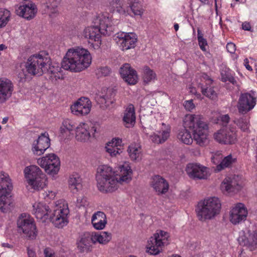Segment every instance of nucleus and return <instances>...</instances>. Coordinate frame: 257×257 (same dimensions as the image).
<instances>
[{"label":"nucleus","mask_w":257,"mask_h":257,"mask_svg":"<svg viewBox=\"0 0 257 257\" xmlns=\"http://www.w3.org/2000/svg\"><path fill=\"white\" fill-rule=\"evenodd\" d=\"M91 63L89 52L84 48L77 47L69 49L61 62L52 64L50 58L46 55L38 53L29 56L25 63L28 74L42 75L44 73L50 74V77L56 80L62 77V68L77 72L88 68Z\"/></svg>","instance_id":"nucleus-1"},{"label":"nucleus","mask_w":257,"mask_h":257,"mask_svg":"<svg viewBox=\"0 0 257 257\" xmlns=\"http://www.w3.org/2000/svg\"><path fill=\"white\" fill-rule=\"evenodd\" d=\"M118 174H115L111 167L101 165L97 169L96 179L99 190L102 192L116 190L119 184L127 183L132 180V170L127 163L118 168Z\"/></svg>","instance_id":"nucleus-2"},{"label":"nucleus","mask_w":257,"mask_h":257,"mask_svg":"<svg viewBox=\"0 0 257 257\" xmlns=\"http://www.w3.org/2000/svg\"><path fill=\"white\" fill-rule=\"evenodd\" d=\"M185 125L192 131L193 139L201 147L205 146L209 142L208 124L201 116L195 114L187 115L184 119Z\"/></svg>","instance_id":"nucleus-3"},{"label":"nucleus","mask_w":257,"mask_h":257,"mask_svg":"<svg viewBox=\"0 0 257 257\" xmlns=\"http://www.w3.org/2000/svg\"><path fill=\"white\" fill-rule=\"evenodd\" d=\"M221 203L217 197H210L198 203L196 212L199 220L205 221L213 218L220 212Z\"/></svg>","instance_id":"nucleus-4"},{"label":"nucleus","mask_w":257,"mask_h":257,"mask_svg":"<svg viewBox=\"0 0 257 257\" xmlns=\"http://www.w3.org/2000/svg\"><path fill=\"white\" fill-rule=\"evenodd\" d=\"M13 185L9 176L5 173H0V210L4 213L9 212L13 203L10 196Z\"/></svg>","instance_id":"nucleus-5"},{"label":"nucleus","mask_w":257,"mask_h":257,"mask_svg":"<svg viewBox=\"0 0 257 257\" xmlns=\"http://www.w3.org/2000/svg\"><path fill=\"white\" fill-rule=\"evenodd\" d=\"M170 236L168 232L158 230L148 241L147 251L153 255L159 254L163 248L170 243Z\"/></svg>","instance_id":"nucleus-6"},{"label":"nucleus","mask_w":257,"mask_h":257,"mask_svg":"<svg viewBox=\"0 0 257 257\" xmlns=\"http://www.w3.org/2000/svg\"><path fill=\"white\" fill-rule=\"evenodd\" d=\"M69 213L67 203L64 200H59L56 203L53 210L49 214V218L54 225L58 228H62L68 223V215Z\"/></svg>","instance_id":"nucleus-7"},{"label":"nucleus","mask_w":257,"mask_h":257,"mask_svg":"<svg viewBox=\"0 0 257 257\" xmlns=\"http://www.w3.org/2000/svg\"><path fill=\"white\" fill-rule=\"evenodd\" d=\"M29 185L34 190L43 189L46 185L45 176L40 169L35 165L26 167L24 170Z\"/></svg>","instance_id":"nucleus-8"},{"label":"nucleus","mask_w":257,"mask_h":257,"mask_svg":"<svg viewBox=\"0 0 257 257\" xmlns=\"http://www.w3.org/2000/svg\"><path fill=\"white\" fill-rule=\"evenodd\" d=\"M18 231L22 232L29 239H34L37 235V230L34 220L29 214H22L17 220Z\"/></svg>","instance_id":"nucleus-9"},{"label":"nucleus","mask_w":257,"mask_h":257,"mask_svg":"<svg viewBox=\"0 0 257 257\" xmlns=\"http://www.w3.org/2000/svg\"><path fill=\"white\" fill-rule=\"evenodd\" d=\"M37 163L45 169L46 173L52 176L57 174L60 170L59 158L54 154H49L39 158Z\"/></svg>","instance_id":"nucleus-10"},{"label":"nucleus","mask_w":257,"mask_h":257,"mask_svg":"<svg viewBox=\"0 0 257 257\" xmlns=\"http://www.w3.org/2000/svg\"><path fill=\"white\" fill-rule=\"evenodd\" d=\"M92 24L103 35H109L114 30L111 18L107 13H100L96 16L93 19Z\"/></svg>","instance_id":"nucleus-11"},{"label":"nucleus","mask_w":257,"mask_h":257,"mask_svg":"<svg viewBox=\"0 0 257 257\" xmlns=\"http://www.w3.org/2000/svg\"><path fill=\"white\" fill-rule=\"evenodd\" d=\"M256 94L255 92L241 93L237 103L238 112L245 114L251 110L256 104Z\"/></svg>","instance_id":"nucleus-12"},{"label":"nucleus","mask_w":257,"mask_h":257,"mask_svg":"<svg viewBox=\"0 0 257 257\" xmlns=\"http://www.w3.org/2000/svg\"><path fill=\"white\" fill-rule=\"evenodd\" d=\"M214 140L220 144H232L236 141L235 128L231 126L220 129L214 134Z\"/></svg>","instance_id":"nucleus-13"},{"label":"nucleus","mask_w":257,"mask_h":257,"mask_svg":"<svg viewBox=\"0 0 257 257\" xmlns=\"http://www.w3.org/2000/svg\"><path fill=\"white\" fill-rule=\"evenodd\" d=\"M115 40L122 51L134 48L137 42V37L133 33H117Z\"/></svg>","instance_id":"nucleus-14"},{"label":"nucleus","mask_w":257,"mask_h":257,"mask_svg":"<svg viewBox=\"0 0 257 257\" xmlns=\"http://www.w3.org/2000/svg\"><path fill=\"white\" fill-rule=\"evenodd\" d=\"M186 170L188 176L194 179H206L210 175L209 169L199 164H189Z\"/></svg>","instance_id":"nucleus-15"},{"label":"nucleus","mask_w":257,"mask_h":257,"mask_svg":"<svg viewBox=\"0 0 257 257\" xmlns=\"http://www.w3.org/2000/svg\"><path fill=\"white\" fill-rule=\"evenodd\" d=\"M241 181L238 176L225 178L220 185V189L223 193H236L242 188Z\"/></svg>","instance_id":"nucleus-16"},{"label":"nucleus","mask_w":257,"mask_h":257,"mask_svg":"<svg viewBox=\"0 0 257 257\" xmlns=\"http://www.w3.org/2000/svg\"><path fill=\"white\" fill-rule=\"evenodd\" d=\"M248 212L245 205L241 203L236 204L229 212V220L234 225L246 220Z\"/></svg>","instance_id":"nucleus-17"},{"label":"nucleus","mask_w":257,"mask_h":257,"mask_svg":"<svg viewBox=\"0 0 257 257\" xmlns=\"http://www.w3.org/2000/svg\"><path fill=\"white\" fill-rule=\"evenodd\" d=\"M91 106L90 99L87 97H82L71 106V110L75 115H85L90 112Z\"/></svg>","instance_id":"nucleus-18"},{"label":"nucleus","mask_w":257,"mask_h":257,"mask_svg":"<svg viewBox=\"0 0 257 257\" xmlns=\"http://www.w3.org/2000/svg\"><path fill=\"white\" fill-rule=\"evenodd\" d=\"M96 132L95 127H90L87 123L81 122L75 128V137L78 141L86 142L91 137H94Z\"/></svg>","instance_id":"nucleus-19"},{"label":"nucleus","mask_w":257,"mask_h":257,"mask_svg":"<svg viewBox=\"0 0 257 257\" xmlns=\"http://www.w3.org/2000/svg\"><path fill=\"white\" fill-rule=\"evenodd\" d=\"M202 83L200 84L202 93L209 98L214 100L217 97V94L214 89L213 80L207 74H203L201 78Z\"/></svg>","instance_id":"nucleus-20"},{"label":"nucleus","mask_w":257,"mask_h":257,"mask_svg":"<svg viewBox=\"0 0 257 257\" xmlns=\"http://www.w3.org/2000/svg\"><path fill=\"white\" fill-rule=\"evenodd\" d=\"M238 241L251 250L257 248V230H247L246 232H240Z\"/></svg>","instance_id":"nucleus-21"},{"label":"nucleus","mask_w":257,"mask_h":257,"mask_svg":"<svg viewBox=\"0 0 257 257\" xmlns=\"http://www.w3.org/2000/svg\"><path fill=\"white\" fill-rule=\"evenodd\" d=\"M50 146V140L48 134H42L32 145V151L35 155L40 156Z\"/></svg>","instance_id":"nucleus-22"},{"label":"nucleus","mask_w":257,"mask_h":257,"mask_svg":"<svg viewBox=\"0 0 257 257\" xmlns=\"http://www.w3.org/2000/svg\"><path fill=\"white\" fill-rule=\"evenodd\" d=\"M101 35L100 32L94 24L86 27L82 32V36L89 43L93 44L95 42L97 46L101 44Z\"/></svg>","instance_id":"nucleus-23"},{"label":"nucleus","mask_w":257,"mask_h":257,"mask_svg":"<svg viewBox=\"0 0 257 257\" xmlns=\"http://www.w3.org/2000/svg\"><path fill=\"white\" fill-rule=\"evenodd\" d=\"M15 11L17 15L26 19L30 20L35 17L37 10L35 5L34 3H30L28 4L17 6L15 8Z\"/></svg>","instance_id":"nucleus-24"},{"label":"nucleus","mask_w":257,"mask_h":257,"mask_svg":"<svg viewBox=\"0 0 257 257\" xmlns=\"http://www.w3.org/2000/svg\"><path fill=\"white\" fill-rule=\"evenodd\" d=\"M14 85L11 80L3 78L0 79V103L5 102L12 96Z\"/></svg>","instance_id":"nucleus-25"},{"label":"nucleus","mask_w":257,"mask_h":257,"mask_svg":"<svg viewBox=\"0 0 257 257\" xmlns=\"http://www.w3.org/2000/svg\"><path fill=\"white\" fill-rule=\"evenodd\" d=\"M171 128L168 125L162 123V127L158 134L154 133L149 137L150 140L157 144H163L166 142L170 136Z\"/></svg>","instance_id":"nucleus-26"},{"label":"nucleus","mask_w":257,"mask_h":257,"mask_svg":"<svg viewBox=\"0 0 257 257\" xmlns=\"http://www.w3.org/2000/svg\"><path fill=\"white\" fill-rule=\"evenodd\" d=\"M150 184L158 195L165 194L169 189L168 182L159 175L155 176L151 179Z\"/></svg>","instance_id":"nucleus-27"},{"label":"nucleus","mask_w":257,"mask_h":257,"mask_svg":"<svg viewBox=\"0 0 257 257\" xmlns=\"http://www.w3.org/2000/svg\"><path fill=\"white\" fill-rule=\"evenodd\" d=\"M33 213L37 219H48L51 210L49 207L46 204L36 202L33 205Z\"/></svg>","instance_id":"nucleus-28"},{"label":"nucleus","mask_w":257,"mask_h":257,"mask_svg":"<svg viewBox=\"0 0 257 257\" xmlns=\"http://www.w3.org/2000/svg\"><path fill=\"white\" fill-rule=\"evenodd\" d=\"M91 223L96 229H103L107 223L105 214L101 211L95 212L92 216Z\"/></svg>","instance_id":"nucleus-29"},{"label":"nucleus","mask_w":257,"mask_h":257,"mask_svg":"<svg viewBox=\"0 0 257 257\" xmlns=\"http://www.w3.org/2000/svg\"><path fill=\"white\" fill-rule=\"evenodd\" d=\"M124 125L129 127L135 124L136 122V114L134 106L133 104H129L126 108L123 117Z\"/></svg>","instance_id":"nucleus-30"},{"label":"nucleus","mask_w":257,"mask_h":257,"mask_svg":"<svg viewBox=\"0 0 257 257\" xmlns=\"http://www.w3.org/2000/svg\"><path fill=\"white\" fill-rule=\"evenodd\" d=\"M121 140L119 139H113L111 142L107 144L105 149L111 157H115L117 155L119 154L122 151L120 148L118 147L120 146Z\"/></svg>","instance_id":"nucleus-31"},{"label":"nucleus","mask_w":257,"mask_h":257,"mask_svg":"<svg viewBox=\"0 0 257 257\" xmlns=\"http://www.w3.org/2000/svg\"><path fill=\"white\" fill-rule=\"evenodd\" d=\"M234 123L243 132L248 133L250 132L249 119L245 116L236 118L234 120Z\"/></svg>","instance_id":"nucleus-32"},{"label":"nucleus","mask_w":257,"mask_h":257,"mask_svg":"<svg viewBox=\"0 0 257 257\" xmlns=\"http://www.w3.org/2000/svg\"><path fill=\"white\" fill-rule=\"evenodd\" d=\"M93 243L98 242L100 244H106L111 239V235L110 233L103 231L100 233H92Z\"/></svg>","instance_id":"nucleus-33"},{"label":"nucleus","mask_w":257,"mask_h":257,"mask_svg":"<svg viewBox=\"0 0 257 257\" xmlns=\"http://www.w3.org/2000/svg\"><path fill=\"white\" fill-rule=\"evenodd\" d=\"M111 5L116 11L120 14L126 15L130 13L129 6L122 1H113Z\"/></svg>","instance_id":"nucleus-34"},{"label":"nucleus","mask_w":257,"mask_h":257,"mask_svg":"<svg viewBox=\"0 0 257 257\" xmlns=\"http://www.w3.org/2000/svg\"><path fill=\"white\" fill-rule=\"evenodd\" d=\"M236 161V158L233 157L231 155H229L224 157L220 164L216 166L215 171L219 172L226 168H229L235 163Z\"/></svg>","instance_id":"nucleus-35"},{"label":"nucleus","mask_w":257,"mask_h":257,"mask_svg":"<svg viewBox=\"0 0 257 257\" xmlns=\"http://www.w3.org/2000/svg\"><path fill=\"white\" fill-rule=\"evenodd\" d=\"M81 179L78 174L71 175L69 179V186L73 193L76 192L81 187Z\"/></svg>","instance_id":"nucleus-36"},{"label":"nucleus","mask_w":257,"mask_h":257,"mask_svg":"<svg viewBox=\"0 0 257 257\" xmlns=\"http://www.w3.org/2000/svg\"><path fill=\"white\" fill-rule=\"evenodd\" d=\"M127 151L132 160H139L141 159V148L139 144H131Z\"/></svg>","instance_id":"nucleus-37"},{"label":"nucleus","mask_w":257,"mask_h":257,"mask_svg":"<svg viewBox=\"0 0 257 257\" xmlns=\"http://www.w3.org/2000/svg\"><path fill=\"white\" fill-rule=\"evenodd\" d=\"M177 138L181 142L186 145H190L193 142V139L190 132L185 128L180 131Z\"/></svg>","instance_id":"nucleus-38"},{"label":"nucleus","mask_w":257,"mask_h":257,"mask_svg":"<svg viewBox=\"0 0 257 257\" xmlns=\"http://www.w3.org/2000/svg\"><path fill=\"white\" fill-rule=\"evenodd\" d=\"M106 90V93L104 94L102 92L101 94L99 95L100 98V102L105 103L108 105L109 103H112L111 98L114 96V93L111 89H106L104 90V92Z\"/></svg>","instance_id":"nucleus-39"},{"label":"nucleus","mask_w":257,"mask_h":257,"mask_svg":"<svg viewBox=\"0 0 257 257\" xmlns=\"http://www.w3.org/2000/svg\"><path fill=\"white\" fill-rule=\"evenodd\" d=\"M156 78V74L154 71L148 67H145L143 74L144 82L147 84L154 81Z\"/></svg>","instance_id":"nucleus-40"},{"label":"nucleus","mask_w":257,"mask_h":257,"mask_svg":"<svg viewBox=\"0 0 257 257\" xmlns=\"http://www.w3.org/2000/svg\"><path fill=\"white\" fill-rule=\"evenodd\" d=\"M11 13L6 9H0V28L4 27L10 20Z\"/></svg>","instance_id":"nucleus-41"},{"label":"nucleus","mask_w":257,"mask_h":257,"mask_svg":"<svg viewBox=\"0 0 257 257\" xmlns=\"http://www.w3.org/2000/svg\"><path fill=\"white\" fill-rule=\"evenodd\" d=\"M129 8L130 11H131L136 16H141L144 11L142 5L138 2L130 4Z\"/></svg>","instance_id":"nucleus-42"},{"label":"nucleus","mask_w":257,"mask_h":257,"mask_svg":"<svg viewBox=\"0 0 257 257\" xmlns=\"http://www.w3.org/2000/svg\"><path fill=\"white\" fill-rule=\"evenodd\" d=\"M132 71H136L131 68L129 64L126 63L120 68V74L123 80L132 73Z\"/></svg>","instance_id":"nucleus-43"},{"label":"nucleus","mask_w":257,"mask_h":257,"mask_svg":"<svg viewBox=\"0 0 257 257\" xmlns=\"http://www.w3.org/2000/svg\"><path fill=\"white\" fill-rule=\"evenodd\" d=\"M197 38L200 49L203 51H206L207 43L206 40L203 38V34L199 29L197 30Z\"/></svg>","instance_id":"nucleus-44"},{"label":"nucleus","mask_w":257,"mask_h":257,"mask_svg":"<svg viewBox=\"0 0 257 257\" xmlns=\"http://www.w3.org/2000/svg\"><path fill=\"white\" fill-rule=\"evenodd\" d=\"M110 73V69L106 66L100 67L95 70V74L98 78L107 76Z\"/></svg>","instance_id":"nucleus-45"},{"label":"nucleus","mask_w":257,"mask_h":257,"mask_svg":"<svg viewBox=\"0 0 257 257\" xmlns=\"http://www.w3.org/2000/svg\"><path fill=\"white\" fill-rule=\"evenodd\" d=\"M93 235L89 233L84 234L81 237L80 240L79 241L84 244H87L89 247H90L91 243H93Z\"/></svg>","instance_id":"nucleus-46"},{"label":"nucleus","mask_w":257,"mask_h":257,"mask_svg":"<svg viewBox=\"0 0 257 257\" xmlns=\"http://www.w3.org/2000/svg\"><path fill=\"white\" fill-rule=\"evenodd\" d=\"M124 80L130 84H135L138 80V75L136 71H132V73L127 76Z\"/></svg>","instance_id":"nucleus-47"},{"label":"nucleus","mask_w":257,"mask_h":257,"mask_svg":"<svg viewBox=\"0 0 257 257\" xmlns=\"http://www.w3.org/2000/svg\"><path fill=\"white\" fill-rule=\"evenodd\" d=\"M221 80L222 82H226L229 81L233 84H235L236 82L235 78L230 75L228 72L224 74L221 72Z\"/></svg>","instance_id":"nucleus-48"},{"label":"nucleus","mask_w":257,"mask_h":257,"mask_svg":"<svg viewBox=\"0 0 257 257\" xmlns=\"http://www.w3.org/2000/svg\"><path fill=\"white\" fill-rule=\"evenodd\" d=\"M62 126L66 129V131H70V132L75 128L72 122L69 119L64 120Z\"/></svg>","instance_id":"nucleus-49"},{"label":"nucleus","mask_w":257,"mask_h":257,"mask_svg":"<svg viewBox=\"0 0 257 257\" xmlns=\"http://www.w3.org/2000/svg\"><path fill=\"white\" fill-rule=\"evenodd\" d=\"M77 204L78 207H86L89 205L87 199L85 197H79L77 200Z\"/></svg>","instance_id":"nucleus-50"},{"label":"nucleus","mask_w":257,"mask_h":257,"mask_svg":"<svg viewBox=\"0 0 257 257\" xmlns=\"http://www.w3.org/2000/svg\"><path fill=\"white\" fill-rule=\"evenodd\" d=\"M222 158V156L221 153L219 152H217L212 155L211 161L213 164H218Z\"/></svg>","instance_id":"nucleus-51"},{"label":"nucleus","mask_w":257,"mask_h":257,"mask_svg":"<svg viewBox=\"0 0 257 257\" xmlns=\"http://www.w3.org/2000/svg\"><path fill=\"white\" fill-rule=\"evenodd\" d=\"M77 247L80 251L82 252H87L90 250V247L87 245V244L80 242H78Z\"/></svg>","instance_id":"nucleus-52"},{"label":"nucleus","mask_w":257,"mask_h":257,"mask_svg":"<svg viewBox=\"0 0 257 257\" xmlns=\"http://www.w3.org/2000/svg\"><path fill=\"white\" fill-rule=\"evenodd\" d=\"M184 106L186 109L188 111H191L195 107L192 100L185 101L184 103Z\"/></svg>","instance_id":"nucleus-53"},{"label":"nucleus","mask_w":257,"mask_h":257,"mask_svg":"<svg viewBox=\"0 0 257 257\" xmlns=\"http://www.w3.org/2000/svg\"><path fill=\"white\" fill-rule=\"evenodd\" d=\"M60 136L62 139H65L67 138L71 133L70 131H66V129L64 128V127H63L62 125L60 127Z\"/></svg>","instance_id":"nucleus-54"},{"label":"nucleus","mask_w":257,"mask_h":257,"mask_svg":"<svg viewBox=\"0 0 257 257\" xmlns=\"http://www.w3.org/2000/svg\"><path fill=\"white\" fill-rule=\"evenodd\" d=\"M226 49L228 52L233 54L236 50L235 45L233 43H228L226 45Z\"/></svg>","instance_id":"nucleus-55"},{"label":"nucleus","mask_w":257,"mask_h":257,"mask_svg":"<svg viewBox=\"0 0 257 257\" xmlns=\"http://www.w3.org/2000/svg\"><path fill=\"white\" fill-rule=\"evenodd\" d=\"M56 193L53 191L48 190L45 192V199L48 200V199H53L55 198Z\"/></svg>","instance_id":"nucleus-56"},{"label":"nucleus","mask_w":257,"mask_h":257,"mask_svg":"<svg viewBox=\"0 0 257 257\" xmlns=\"http://www.w3.org/2000/svg\"><path fill=\"white\" fill-rule=\"evenodd\" d=\"M229 119L230 118L229 115L228 114H225L220 115L219 118L218 119V120H220L224 124L228 123L229 120Z\"/></svg>","instance_id":"nucleus-57"},{"label":"nucleus","mask_w":257,"mask_h":257,"mask_svg":"<svg viewBox=\"0 0 257 257\" xmlns=\"http://www.w3.org/2000/svg\"><path fill=\"white\" fill-rule=\"evenodd\" d=\"M27 254L28 257H37L35 251L30 247L27 248Z\"/></svg>","instance_id":"nucleus-58"},{"label":"nucleus","mask_w":257,"mask_h":257,"mask_svg":"<svg viewBox=\"0 0 257 257\" xmlns=\"http://www.w3.org/2000/svg\"><path fill=\"white\" fill-rule=\"evenodd\" d=\"M242 28L245 31H250L251 26L249 23L244 22L242 24Z\"/></svg>","instance_id":"nucleus-59"},{"label":"nucleus","mask_w":257,"mask_h":257,"mask_svg":"<svg viewBox=\"0 0 257 257\" xmlns=\"http://www.w3.org/2000/svg\"><path fill=\"white\" fill-rule=\"evenodd\" d=\"M244 66L248 70H252V68L249 66L248 61L247 59L244 60Z\"/></svg>","instance_id":"nucleus-60"},{"label":"nucleus","mask_w":257,"mask_h":257,"mask_svg":"<svg viewBox=\"0 0 257 257\" xmlns=\"http://www.w3.org/2000/svg\"><path fill=\"white\" fill-rule=\"evenodd\" d=\"M7 48V47L4 45V44H1L0 45V51H3L4 50H5V49Z\"/></svg>","instance_id":"nucleus-61"},{"label":"nucleus","mask_w":257,"mask_h":257,"mask_svg":"<svg viewBox=\"0 0 257 257\" xmlns=\"http://www.w3.org/2000/svg\"><path fill=\"white\" fill-rule=\"evenodd\" d=\"M174 29L175 30V31H177L179 28V25L177 23L175 24L174 25Z\"/></svg>","instance_id":"nucleus-62"},{"label":"nucleus","mask_w":257,"mask_h":257,"mask_svg":"<svg viewBox=\"0 0 257 257\" xmlns=\"http://www.w3.org/2000/svg\"><path fill=\"white\" fill-rule=\"evenodd\" d=\"M200 2H201L202 3L206 4H208L209 0H199Z\"/></svg>","instance_id":"nucleus-63"},{"label":"nucleus","mask_w":257,"mask_h":257,"mask_svg":"<svg viewBox=\"0 0 257 257\" xmlns=\"http://www.w3.org/2000/svg\"><path fill=\"white\" fill-rule=\"evenodd\" d=\"M3 246L5 247H10V245L8 243H3Z\"/></svg>","instance_id":"nucleus-64"}]
</instances>
